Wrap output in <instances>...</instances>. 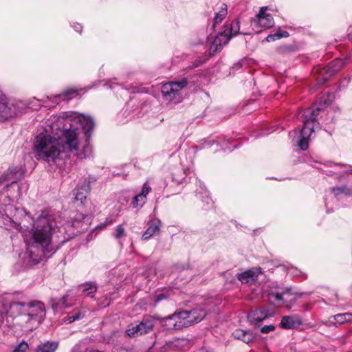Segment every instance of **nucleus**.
<instances>
[{"mask_svg": "<svg viewBox=\"0 0 352 352\" xmlns=\"http://www.w3.org/2000/svg\"><path fill=\"white\" fill-rule=\"evenodd\" d=\"M22 268V264L21 262H16L14 265V270L16 273H19Z\"/></svg>", "mask_w": 352, "mask_h": 352, "instance_id": "49", "label": "nucleus"}, {"mask_svg": "<svg viewBox=\"0 0 352 352\" xmlns=\"http://www.w3.org/2000/svg\"><path fill=\"white\" fill-rule=\"evenodd\" d=\"M148 228L142 234V239L143 240H147L151 236L159 234L160 233V226H162V221L159 219H151L147 223Z\"/></svg>", "mask_w": 352, "mask_h": 352, "instance_id": "21", "label": "nucleus"}, {"mask_svg": "<svg viewBox=\"0 0 352 352\" xmlns=\"http://www.w3.org/2000/svg\"><path fill=\"white\" fill-rule=\"evenodd\" d=\"M33 222L30 237L23 238L26 245L23 267L28 268L50 258L58 248L52 243V221L50 217L41 214Z\"/></svg>", "mask_w": 352, "mask_h": 352, "instance_id": "2", "label": "nucleus"}, {"mask_svg": "<svg viewBox=\"0 0 352 352\" xmlns=\"http://www.w3.org/2000/svg\"><path fill=\"white\" fill-rule=\"evenodd\" d=\"M188 80L184 78L177 81L169 82L164 84L162 87V94L166 100L177 104L181 102L182 96L180 90L186 87Z\"/></svg>", "mask_w": 352, "mask_h": 352, "instance_id": "5", "label": "nucleus"}, {"mask_svg": "<svg viewBox=\"0 0 352 352\" xmlns=\"http://www.w3.org/2000/svg\"><path fill=\"white\" fill-rule=\"evenodd\" d=\"M214 144H216L217 146L221 147V149L224 151H228L231 152L234 149H236L239 147V144H234L231 146L232 142L229 140H226L225 138H219L216 140H205L204 142L199 145L200 149L206 148L211 147Z\"/></svg>", "mask_w": 352, "mask_h": 352, "instance_id": "15", "label": "nucleus"}, {"mask_svg": "<svg viewBox=\"0 0 352 352\" xmlns=\"http://www.w3.org/2000/svg\"><path fill=\"white\" fill-rule=\"evenodd\" d=\"M96 179L94 176L89 175L87 177L85 178L82 182L79 183L80 185H88L89 190H91V184L96 182Z\"/></svg>", "mask_w": 352, "mask_h": 352, "instance_id": "41", "label": "nucleus"}, {"mask_svg": "<svg viewBox=\"0 0 352 352\" xmlns=\"http://www.w3.org/2000/svg\"><path fill=\"white\" fill-rule=\"evenodd\" d=\"M104 86L111 89H114L116 87H121L122 85L116 82V78H112L107 80L104 84Z\"/></svg>", "mask_w": 352, "mask_h": 352, "instance_id": "40", "label": "nucleus"}, {"mask_svg": "<svg viewBox=\"0 0 352 352\" xmlns=\"http://www.w3.org/2000/svg\"><path fill=\"white\" fill-rule=\"evenodd\" d=\"M23 352H25V350L26 349L29 348V345H28V343L26 341H25L24 340H23Z\"/></svg>", "mask_w": 352, "mask_h": 352, "instance_id": "54", "label": "nucleus"}, {"mask_svg": "<svg viewBox=\"0 0 352 352\" xmlns=\"http://www.w3.org/2000/svg\"><path fill=\"white\" fill-rule=\"evenodd\" d=\"M326 101L315 104L307 109L303 114V126L300 130V140L298 146L302 151H306L309 148L308 141L315 128L318 127L319 123L316 121V116L319 112H324V107L326 106Z\"/></svg>", "mask_w": 352, "mask_h": 352, "instance_id": "3", "label": "nucleus"}, {"mask_svg": "<svg viewBox=\"0 0 352 352\" xmlns=\"http://www.w3.org/2000/svg\"><path fill=\"white\" fill-rule=\"evenodd\" d=\"M126 235V232L124 228L122 225H118L116 226L115 230V233L113 234V236L116 239H120L124 237Z\"/></svg>", "mask_w": 352, "mask_h": 352, "instance_id": "39", "label": "nucleus"}, {"mask_svg": "<svg viewBox=\"0 0 352 352\" xmlns=\"http://www.w3.org/2000/svg\"><path fill=\"white\" fill-rule=\"evenodd\" d=\"M94 125L93 118L84 114H78L73 118L52 116L47 120L49 129H45V132L35 138L34 146L38 157L47 162H55L61 153L78 151L79 126L85 134L86 142L82 153L85 158L89 157L92 151L89 140Z\"/></svg>", "mask_w": 352, "mask_h": 352, "instance_id": "1", "label": "nucleus"}, {"mask_svg": "<svg viewBox=\"0 0 352 352\" xmlns=\"http://www.w3.org/2000/svg\"><path fill=\"white\" fill-rule=\"evenodd\" d=\"M41 107L40 101L35 98H31L23 101V111L25 109H31L32 111H38Z\"/></svg>", "mask_w": 352, "mask_h": 352, "instance_id": "31", "label": "nucleus"}, {"mask_svg": "<svg viewBox=\"0 0 352 352\" xmlns=\"http://www.w3.org/2000/svg\"><path fill=\"white\" fill-rule=\"evenodd\" d=\"M89 192L88 185H80L78 186L73 190L74 195V204L76 208L82 210V212H85V214L81 213V219H85V216H87L88 205L91 204L90 200L87 198V195Z\"/></svg>", "mask_w": 352, "mask_h": 352, "instance_id": "6", "label": "nucleus"}, {"mask_svg": "<svg viewBox=\"0 0 352 352\" xmlns=\"http://www.w3.org/2000/svg\"><path fill=\"white\" fill-rule=\"evenodd\" d=\"M78 289L81 296L93 297L97 292L98 287L94 282H86L80 284Z\"/></svg>", "mask_w": 352, "mask_h": 352, "instance_id": "25", "label": "nucleus"}, {"mask_svg": "<svg viewBox=\"0 0 352 352\" xmlns=\"http://www.w3.org/2000/svg\"><path fill=\"white\" fill-rule=\"evenodd\" d=\"M69 296L65 294L63 296L60 298H52L50 300L51 305L52 309L54 311H58L63 309H65L69 306V304L67 302Z\"/></svg>", "mask_w": 352, "mask_h": 352, "instance_id": "28", "label": "nucleus"}, {"mask_svg": "<svg viewBox=\"0 0 352 352\" xmlns=\"http://www.w3.org/2000/svg\"><path fill=\"white\" fill-rule=\"evenodd\" d=\"M124 335L130 338L142 336L137 322L129 324L124 331Z\"/></svg>", "mask_w": 352, "mask_h": 352, "instance_id": "29", "label": "nucleus"}, {"mask_svg": "<svg viewBox=\"0 0 352 352\" xmlns=\"http://www.w3.org/2000/svg\"><path fill=\"white\" fill-rule=\"evenodd\" d=\"M227 5L225 3H223L221 6V9L219 12L216 13L214 18V23L213 27L216 24H218L219 23L221 22V21L225 18V16L227 14Z\"/></svg>", "mask_w": 352, "mask_h": 352, "instance_id": "33", "label": "nucleus"}, {"mask_svg": "<svg viewBox=\"0 0 352 352\" xmlns=\"http://www.w3.org/2000/svg\"><path fill=\"white\" fill-rule=\"evenodd\" d=\"M9 221V229H15L17 231L20 232L21 231V229L22 228V227L21 226V223H16L14 221L9 219L8 220Z\"/></svg>", "mask_w": 352, "mask_h": 352, "instance_id": "43", "label": "nucleus"}, {"mask_svg": "<svg viewBox=\"0 0 352 352\" xmlns=\"http://www.w3.org/2000/svg\"><path fill=\"white\" fill-rule=\"evenodd\" d=\"M196 181L197 184L199 185V188L196 189L195 195L201 199L206 208L212 206L213 204L212 200L209 195V192L206 190L204 184L200 180L196 179Z\"/></svg>", "mask_w": 352, "mask_h": 352, "instance_id": "23", "label": "nucleus"}, {"mask_svg": "<svg viewBox=\"0 0 352 352\" xmlns=\"http://www.w3.org/2000/svg\"><path fill=\"white\" fill-rule=\"evenodd\" d=\"M290 270H292V272L291 273L293 274L294 276L302 275V276H304L305 277H306V275L305 274H303L301 271H300L299 270H298L296 268L291 267Z\"/></svg>", "mask_w": 352, "mask_h": 352, "instance_id": "47", "label": "nucleus"}, {"mask_svg": "<svg viewBox=\"0 0 352 352\" xmlns=\"http://www.w3.org/2000/svg\"><path fill=\"white\" fill-rule=\"evenodd\" d=\"M331 192L335 196L340 195L341 194H345L346 195H350V190L347 188L346 186H341L337 187H333L331 188Z\"/></svg>", "mask_w": 352, "mask_h": 352, "instance_id": "37", "label": "nucleus"}, {"mask_svg": "<svg viewBox=\"0 0 352 352\" xmlns=\"http://www.w3.org/2000/svg\"><path fill=\"white\" fill-rule=\"evenodd\" d=\"M276 329L274 324L264 325L260 329V331L262 333H268Z\"/></svg>", "mask_w": 352, "mask_h": 352, "instance_id": "42", "label": "nucleus"}, {"mask_svg": "<svg viewBox=\"0 0 352 352\" xmlns=\"http://www.w3.org/2000/svg\"><path fill=\"white\" fill-rule=\"evenodd\" d=\"M333 165L334 166H340V167H342V166H346V164H342V163H334V162H328L327 166H329V167H332Z\"/></svg>", "mask_w": 352, "mask_h": 352, "instance_id": "50", "label": "nucleus"}, {"mask_svg": "<svg viewBox=\"0 0 352 352\" xmlns=\"http://www.w3.org/2000/svg\"><path fill=\"white\" fill-rule=\"evenodd\" d=\"M241 66H242L241 63H239L235 64L234 67H236V69H239L241 67Z\"/></svg>", "mask_w": 352, "mask_h": 352, "instance_id": "58", "label": "nucleus"}, {"mask_svg": "<svg viewBox=\"0 0 352 352\" xmlns=\"http://www.w3.org/2000/svg\"><path fill=\"white\" fill-rule=\"evenodd\" d=\"M289 36V34L288 32L285 30H278L274 34H269L266 38L265 41L268 43L273 42L276 40H279L282 38H287Z\"/></svg>", "mask_w": 352, "mask_h": 352, "instance_id": "32", "label": "nucleus"}, {"mask_svg": "<svg viewBox=\"0 0 352 352\" xmlns=\"http://www.w3.org/2000/svg\"><path fill=\"white\" fill-rule=\"evenodd\" d=\"M351 321H352V314L350 313L336 314L330 317L329 320V323L333 324L335 326Z\"/></svg>", "mask_w": 352, "mask_h": 352, "instance_id": "27", "label": "nucleus"}, {"mask_svg": "<svg viewBox=\"0 0 352 352\" xmlns=\"http://www.w3.org/2000/svg\"><path fill=\"white\" fill-rule=\"evenodd\" d=\"M258 23L263 28H271L274 25V21L273 16L272 14L265 15L264 16H261V19H258Z\"/></svg>", "mask_w": 352, "mask_h": 352, "instance_id": "34", "label": "nucleus"}, {"mask_svg": "<svg viewBox=\"0 0 352 352\" xmlns=\"http://www.w3.org/2000/svg\"><path fill=\"white\" fill-rule=\"evenodd\" d=\"M351 56L349 54V56L344 58V59L337 58L331 61L328 65L323 69L324 76L321 80L324 82H327L329 78L333 76L336 72L341 69L345 65L348 64L351 61Z\"/></svg>", "mask_w": 352, "mask_h": 352, "instance_id": "10", "label": "nucleus"}, {"mask_svg": "<svg viewBox=\"0 0 352 352\" xmlns=\"http://www.w3.org/2000/svg\"><path fill=\"white\" fill-rule=\"evenodd\" d=\"M72 352H76V349H74ZM85 352H91V351H88V349H86V351Z\"/></svg>", "mask_w": 352, "mask_h": 352, "instance_id": "63", "label": "nucleus"}, {"mask_svg": "<svg viewBox=\"0 0 352 352\" xmlns=\"http://www.w3.org/2000/svg\"><path fill=\"white\" fill-rule=\"evenodd\" d=\"M240 21L239 19H234L227 21L221 32L223 38V43L227 44L231 38L240 34Z\"/></svg>", "mask_w": 352, "mask_h": 352, "instance_id": "14", "label": "nucleus"}, {"mask_svg": "<svg viewBox=\"0 0 352 352\" xmlns=\"http://www.w3.org/2000/svg\"><path fill=\"white\" fill-rule=\"evenodd\" d=\"M302 323V318L298 315L284 316L281 318L280 327L283 329H292L298 328Z\"/></svg>", "mask_w": 352, "mask_h": 352, "instance_id": "19", "label": "nucleus"}, {"mask_svg": "<svg viewBox=\"0 0 352 352\" xmlns=\"http://www.w3.org/2000/svg\"><path fill=\"white\" fill-rule=\"evenodd\" d=\"M57 342H46L37 346L35 352H55L58 348Z\"/></svg>", "mask_w": 352, "mask_h": 352, "instance_id": "30", "label": "nucleus"}, {"mask_svg": "<svg viewBox=\"0 0 352 352\" xmlns=\"http://www.w3.org/2000/svg\"><path fill=\"white\" fill-rule=\"evenodd\" d=\"M178 269H180L182 270L188 269V265L186 266L185 265H181V267H177Z\"/></svg>", "mask_w": 352, "mask_h": 352, "instance_id": "55", "label": "nucleus"}, {"mask_svg": "<svg viewBox=\"0 0 352 352\" xmlns=\"http://www.w3.org/2000/svg\"><path fill=\"white\" fill-rule=\"evenodd\" d=\"M112 175H113V177H115V176H119V175H120V173H116V172H113Z\"/></svg>", "mask_w": 352, "mask_h": 352, "instance_id": "61", "label": "nucleus"}, {"mask_svg": "<svg viewBox=\"0 0 352 352\" xmlns=\"http://www.w3.org/2000/svg\"><path fill=\"white\" fill-rule=\"evenodd\" d=\"M22 313L21 302H12L10 301H0V315L1 317L8 316L15 318Z\"/></svg>", "mask_w": 352, "mask_h": 352, "instance_id": "13", "label": "nucleus"}, {"mask_svg": "<svg viewBox=\"0 0 352 352\" xmlns=\"http://www.w3.org/2000/svg\"><path fill=\"white\" fill-rule=\"evenodd\" d=\"M267 7H263L261 8L259 12L257 14L258 20L261 19V16H264L265 15H270V14L266 13Z\"/></svg>", "mask_w": 352, "mask_h": 352, "instance_id": "45", "label": "nucleus"}, {"mask_svg": "<svg viewBox=\"0 0 352 352\" xmlns=\"http://www.w3.org/2000/svg\"><path fill=\"white\" fill-rule=\"evenodd\" d=\"M17 111L18 107L9 102L6 96L0 91V121L14 117Z\"/></svg>", "mask_w": 352, "mask_h": 352, "instance_id": "11", "label": "nucleus"}, {"mask_svg": "<svg viewBox=\"0 0 352 352\" xmlns=\"http://www.w3.org/2000/svg\"><path fill=\"white\" fill-rule=\"evenodd\" d=\"M85 314L79 311L69 313L67 317L66 321L68 323L74 322V321L81 320L84 318Z\"/></svg>", "mask_w": 352, "mask_h": 352, "instance_id": "36", "label": "nucleus"}, {"mask_svg": "<svg viewBox=\"0 0 352 352\" xmlns=\"http://www.w3.org/2000/svg\"><path fill=\"white\" fill-rule=\"evenodd\" d=\"M113 218H111V217L107 218V219H106V221H105L104 223L101 224V226H102V227H105L106 226H107V225H109V224L113 222Z\"/></svg>", "mask_w": 352, "mask_h": 352, "instance_id": "52", "label": "nucleus"}, {"mask_svg": "<svg viewBox=\"0 0 352 352\" xmlns=\"http://www.w3.org/2000/svg\"><path fill=\"white\" fill-rule=\"evenodd\" d=\"M22 176V170L15 167L10 168L7 172L0 176V184L9 186L16 183Z\"/></svg>", "mask_w": 352, "mask_h": 352, "instance_id": "18", "label": "nucleus"}, {"mask_svg": "<svg viewBox=\"0 0 352 352\" xmlns=\"http://www.w3.org/2000/svg\"><path fill=\"white\" fill-rule=\"evenodd\" d=\"M28 230H29V227L28 226H23V231H27Z\"/></svg>", "mask_w": 352, "mask_h": 352, "instance_id": "62", "label": "nucleus"}, {"mask_svg": "<svg viewBox=\"0 0 352 352\" xmlns=\"http://www.w3.org/2000/svg\"><path fill=\"white\" fill-rule=\"evenodd\" d=\"M186 170H178L176 173L172 175V181L177 184H182L185 179Z\"/></svg>", "mask_w": 352, "mask_h": 352, "instance_id": "35", "label": "nucleus"}, {"mask_svg": "<svg viewBox=\"0 0 352 352\" xmlns=\"http://www.w3.org/2000/svg\"><path fill=\"white\" fill-rule=\"evenodd\" d=\"M12 352H22V342L18 344L17 346L12 351Z\"/></svg>", "mask_w": 352, "mask_h": 352, "instance_id": "51", "label": "nucleus"}, {"mask_svg": "<svg viewBox=\"0 0 352 352\" xmlns=\"http://www.w3.org/2000/svg\"><path fill=\"white\" fill-rule=\"evenodd\" d=\"M264 135V134H259V135H256L255 136V138H258L259 136H261V135Z\"/></svg>", "mask_w": 352, "mask_h": 352, "instance_id": "64", "label": "nucleus"}, {"mask_svg": "<svg viewBox=\"0 0 352 352\" xmlns=\"http://www.w3.org/2000/svg\"><path fill=\"white\" fill-rule=\"evenodd\" d=\"M16 253L18 254L19 257L21 256V250H16Z\"/></svg>", "mask_w": 352, "mask_h": 352, "instance_id": "60", "label": "nucleus"}, {"mask_svg": "<svg viewBox=\"0 0 352 352\" xmlns=\"http://www.w3.org/2000/svg\"><path fill=\"white\" fill-rule=\"evenodd\" d=\"M223 38L222 34L220 32L216 35L209 47V54L210 56H214L217 52L221 50L223 46L225 45L223 43Z\"/></svg>", "mask_w": 352, "mask_h": 352, "instance_id": "26", "label": "nucleus"}, {"mask_svg": "<svg viewBox=\"0 0 352 352\" xmlns=\"http://www.w3.org/2000/svg\"><path fill=\"white\" fill-rule=\"evenodd\" d=\"M165 298L166 296L163 294H157L156 296V302H160V300H163Z\"/></svg>", "mask_w": 352, "mask_h": 352, "instance_id": "53", "label": "nucleus"}, {"mask_svg": "<svg viewBox=\"0 0 352 352\" xmlns=\"http://www.w3.org/2000/svg\"><path fill=\"white\" fill-rule=\"evenodd\" d=\"M302 294H303L302 293H300V292H292V290L291 291L290 294H287V295H294L295 296V298L294 299L289 300V302H291L292 304L295 302L296 299L297 298L302 297Z\"/></svg>", "mask_w": 352, "mask_h": 352, "instance_id": "44", "label": "nucleus"}, {"mask_svg": "<svg viewBox=\"0 0 352 352\" xmlns=\"http://www.w3.org/2000/svg\"><path fill=\"white\" fill-rule=\"evenodd\" d=\"M179 312L184 329L201 322L207 315L206 309L201 307L182 310Z\"/></svg>", "mask_w": 352, "mask_h": 352, "instance_id": "7", "label": "nucleus"}, {"mask_svg": "<svg viewBox=\"0 0 352 352\" xmlns=\"http://www.w3.org/2000/svg\"><path fill=\"white\" fill-rule=\"evenodd\" d=\"M110 299L108 297H105V298L100 302V305L103 307H107L110 305Z\"/></svg>", "mask_w": 352, "mask_h": 352, "instance_id": "48", "label": "nucleus"}, {"mask_svg": "<svg viewBox=\"0 0 352 352\" xmlns=\"http://www.w3.org/2000/svg\"><path fill=\"white\" fill-rule=\"evenodd\" d=\"M45 316V307L39 300H30L23 302V331H32L43 320Z\"/></svg>", "mask_w": 352, "mask_h": 352, "instance_id": "4", "label": "nucleus"}, {"mask_svg": "<svg viewBox=\"0 0 352 352\" xmlns=\"http://www.w3.org/2000/svg\"><path fill=\"white\" fill-rule=\"evenodd\" d=\"M72 27L74 28V30L78 32V33H80L82 30V26L81 24L78 23H73L72 24Z\"/></svg>", "mask_w": 352, "mask_h": 352, "instance_id": "46", "label": "nucleus"}, {"mask_svg": "<svg viewBox=\"0 0 352 352\" xmlns=\"http://www.w3.org/2000/svg\"><path fill=\"white\" fill-rule=\"evenodd\" d=\"M262 273L261 267H254L236 275L237 279L243 284H254L258 278V276Z\"/></svg>", "mask_w": 352, "mask_h": 352, "instance_id": "17", "label": "nucleus"}, {"mask_svg": "<svg viewBox=\"0 0 352 352\" xmlns=\"http://www.w3.org/2000/svg\"><path fill=\"white\" fill-rule=\"evenodd\" d=\"M11 239L12 241V243H13V247H14V249L16 247V245H15V236H11Z\"/></svg>", "mask_w": 352, "mask_h": 352, "instance_id": "57", "label": "nucleus"}, {"mask_svg": "<svg viewBox=\"0 0 352 352\" xmlns=\"http://www.w3.org/2000/svg\"><path fill=\"white\" fill-rule=\"evenodd\" d=\"M298 50V47L294 44H287L279 47L278 51L281 54L289 53Z\"/></svg>", "mask_w": 352, "mask_h": 352, "instance_id": "38", "label": "nucleus"}, {"mask_svg": "<svg viewBox=\"0 0 352 352\" xmlns=\"http://www.w3.org/2000/svg\"><path fill=\"white\" fill-rule=\"evenodd\" d=\"M23 212L25 213V216H23V219L26 217H28V218L31 219V217H30V213L28 212L24 208H23Z\"/></svg>", "mask_w": 352, "mask_h": 352, "instance_id": "56", "label": "nucleus"}, {"mask_svg": "<svg viewBox=\"0 0 352 352\" xmlns=\"http://www.w3.org/2000/svg\"><path fill=\"white\" fill-rule=\"evenodd\" d=\"M78 96V90L74 88H67L61 94L55 96H47L46 100H43L45 107L52 108L56 107L61 101H69V100Z\"/></svg>", "mask_w": 352, "mask_h": 352, "instance_id": "9", "label": "nucleus"}, {"mask_svg": "<svg viewBox=\"0 0 352 352\" xmlns=\"http://www.w3.org/2000/svg\"><path fill=\"white\" fill-rule=\"evenodd\" d=\"M156 319L164 330L173 331L184 329L179 311H176L166 317H157Z\"/></svg>", "mask_w": 352, "mask_h": 352, "instance_id": "8", "label": "nucleus"}, {"mask_svg": "<svg viewBox=\"0 0 352 352\" xmlns=\"http://www.w3.org/2000/svg\"><path fill=\"white\" fill-rule=\"evenodd\" d=\"M346 173L352 175V166H350V169L346 170Z\"/></svg>", "mask_w": 352, "mask_h": 352, "instance_id": "59", "label": "nucleus"}, {"mask_svg": "<svg viewBox=\"0 0 352 352\" xmlns=\"http://www.w3.org/2000/svg\"><path fill=\"white\" fill-rule=\"evenodd\" d=\"M155 318L152 316L146 315L140 322H137L142 336L153 331L155 326Z\"/></svg>", "mask_w": 352, "mask_h": 352, "instance_id": "24", "label": "nucleus"}, {"mask_svg": "<svg viewBox=\"0 0 352 352\" xmlns=\"http://www.w3.org/2000/svg\"><path fill=\"white\" fill-rule=\"evenodd\" d=\"M151 188L146 183L143 185L141 192L133 196L131 201V206L133 208H141L146 201V196L151 191Z\"/></svg>", "mask_w": 352, "mask_h": 352, "instance_id": "20", "label": "nucleus"}, {"mask_svg": "<svg viewBox=\"0 0 352 352\" xmlns=\"http://www.w3.org/2000/svg\"><path fill=\"white\" fill-rule=\"evenodd\" d=\"M270 291L269 296L273 298L276 302H286L287 300L284 298V296L287 294H290L292 287H281L277 283H272L269 286Z\"/></svg>", "mask_w": 352, "mask_h": 352, "instance_id": "16", "label": "nucleus"}, {"mask_svg": "<svg viewBox=\"0 0 352 352\" xmlns=\"http://www.w3.org/2000/svg\"><path fill=\"white\" fill-rule=\"evenodd\" d=\"M232 336L235 339L241 340L244 343L250 344L258 337V333L250 330L236 329Z\"/></svg>", "mask_w": 352, "mask_h": 352, "instance_id": "22", "label": "nucleus"}, {"mask_svg": "<svg viewBox=\"0 0 352 352\" xmlns=\"http://www.w3.org/2000/svg\"><path fill=\"white\" fill-rule=\"evenodd\" d=\"M274 316V312L267 307H261L251 310L248 314V319L251 324H256Z\"/></svg>", "mask_w": 352, "mask_h": 352, "instance_id": "12", "label": "nucleus"}]
</instances>
